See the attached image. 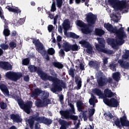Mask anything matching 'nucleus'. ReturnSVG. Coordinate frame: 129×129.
<instances>
[{"mask_svg":"<svg viewBox=\"0 0 129 129\" xmlns=\"http://www.w3.org/2000/svg\"><path fill=\"white\" fill-rule=\"evenodd\" d=\"M28 70H29L31 73L36 72L38 76H39L41 79L43 80V81L48 80V81L52 82L51 91L53 93L62 91V88H66L67 87V85L63 80H60L56 77L48 75V74L43 71L42 68L40 67H37L35 66V65L31 64L28 67Z\"/></svg>","mask_w":129,"mask_h":129,"instance_id":"1","label":"nucleus"},{"mask_svg":"<svg viewBox=\"0 0 129 129\" xmlns=\"http://www.w3.org/2000/svg\"><path fill=\"white\" fill-rule=\"evenodd\" d=\"M104 27L106 29L107 31L110 33H113V34H116L117 38L116 40L114 38H108L107 39V43L109 45L111 46L112 48H115L116 45H122L124 43V40L126 38V34L124 32L123 27H121L117 29L116 27L113 28V26L109 24L105 23L104 24Z\"/></svg>","mask_w":129,"mask_h":129,"instance_id":"2","label":"nucleus"},{"mask_svg":"<svg viewBox=\"0 0 129 129\" xmlns=\"http://www.w3.org/2000/svg\"><path fill=\"white\" fill-rule=\"evenodd\" d=\"M16 98H19V96H17ZM17 102L20 108L23 109L26 113L27 114L31 113V108H32V106H33V102L28 101L25 103L24 100H22V99H18Z\"/></svg>","mask_w":129,"mask_h":129,"instance_id":"3","label":"nucleus"},{"mask_svg":"<svg viewBox=\"0 0 129 129\" xmlns=\"http://www.w3.org/2000/svg\"><path fill=\"white\" fill-rule=\"evenodd\" d=\"M6 76L8 78V79L16 82V81H18V80H19V79H21L22 77H23V74H22V73L19 72L16 73L8 72L6 73Z\"/></svg>","mask_w":129,"mask_h":129,"instance_id":"4","label":"nucleus"},{"mask_svg":"<svg viewBox=\"0 0 129 129\" xmlns=\"http://www.w3.org/2000/svg\"><path fill=\"white\" fill-rule=\"evenodd\" d=\"M31 40H32V43L34 44L37 50L38 51H42L44 54H46L47 51L46 49H45V47H44V45L43 43H41L39 39H36V38H31Z\"/></svg>","mask_w":129,"mask_h":129,"instance_id":"5","label":"nucleus"},{"mask_svg":"<svg viewBox=\"0 0 129 129\" xmlns=\"http://www.w3.org/2000/svg\"><path fill=\"white\" fill-rule=\"evenodd\" d=\"M104 103L109 107H117L119 105L118 101L114 98H111L110 99L108 98L104 99Z\"/></svg>","mask_w":129,"mask_h":129,"instance_id":"6","label":"nucleus"},{"mask_svg":"<svg viewBox=\"0 0 129 129\" xmlns=\"http://www.w3.org/2000/svg\"><path fill=\"white\" fill-rule=\"evenodd\" d=\"M96 20H97V17L96 15L93 14L92 13L90 12L86 15V21L89 26L94 25L96 22Z\"/></svg>","mask_w":129,"mask_h":129,"instance_id":"7","label":"nucleus"},{"mask_svg":"<svg viewBox=\"0 0 129 129\" xmlns=\"http://www.w3.org/2000/svg\"><path fill=\"white\" fill-rule=\"evenodd\" d=\"M39 113H37L36 115H33L31 116L30 118L28 119V122L29 124L30 128L33 129L34 127V124L35 123V121H37L39 123Z\"/></svg>","mask_w":129,"mask_h":129,"instance_id":"8","label":"nucleus"},{"mask_svg":"<svg viewBox=\"0 0 129 129\" xmlns=\"http://www.w3.org/2000/svg\"><path fill=\"white\" fill-rule=\"evenodd\" d=\"M49 96L50 94L49 93V92L46 91H42V92L40 94L41 99L46 102L47 104H51L52 103V102H51V100L49 99Z\"/></svg>","mask_w":129,"mask_h":129,"instance_id":"9","label":"nucleus"},{"mask_svg":"<svg viewBox=\"0 0 129 129\" xmlns=\"http://www.w3.org/2000/svg\"><path fill=\"white\" fill-rule=\"evenodd\" d=\"M114 96V93L111 91V90L106 89L104 90L103 94V101L104 102V99L106 98H111Z\"/></svg>","mask_w":129,"mask_h":129,"instance_id":"10","label":"nucleus"},{"mask_svg":"<svg viewBox=\"0 0 129 129\" xmlns=\"http://www.w3.org/2000/svg\"><path fill=\"white\" fill-rule=\"evenodd\" d=\"M0 67L4 70H12V67L9 62L7 61H0Z\"/></svg>","mask_w":129,"mask_h":129,"instance_id":"11","label":"nucleus"},{"mask_svg":"<svg viewBox=\"0 0 129 129\" xmlns=\"http://www.w3.org/2000/svg\"><path fill=\"white\" fill-rule=\"evenodd\" d=\"M10 118L12 119L15 122L19 123L23 121V119L18 114H10Z\"/></svg>","mask_w":129,"mask_h":129,"instance_id":"12","label":"nucleus"},{"mask_svg":"<svg viewBox=\"0 0 129 129\" xmlns=\"http://www.w3.org/2000/svg\"><path fill=\"white\" fill-rule=\"evenodd\" d=\"M52 120L44 116H39V123H44L46 125H49L52 123Z\"/></svg>","mask_w":129,"mask_h":129,"instance_id":"13","label":"nucleus"},{"mask_svg":"<svg viewBox=\"0 0 129 129\" xmlns=\"http://www.w3.org/2000/svg\"><path fill=\"white\" fill-rule=\"evenodd\" d=\"M42 90L38 88L35 89L30 95L32 98H38L39 95H41Z\"/></svg>","mask_w":129,"mask_h":129,"instance_id":"14","label":"nucleus"},{"mask_svg":"<svg viewBox=\"0 0 129 129\" xmlns=\"http://www.w3.org/2000/svg\"><path fill=\"white\" fill-rule=\"evenodd\" d=\"M126 2V1L125 0H122V1L118 0L116 9H117V10H118L119 11H122L123 9H125Z\"/></svg>","mask_w":129,"mask_h":129,"instance_id":"15","label":"nucleus"},{"mask_svg":"<svg viewBox=\"0 0 129 129\" xmlns=\"http://www.w3.org/2000/svg\"><path fill=\"white\" fill-rule=\"evenodd\" d=\"M83 105H84V103H83L81 101L77 102V107L78 111H82V112H83L82 114L83 117H86V113L85 112H84V111L82 110V107H83Z\"/></svg>","mask_w":129,"mask_h":129,"instance_id":"16","label":"nucleus"},{"mask_svg":"<svg viewBox=\"0 0 129 129\" xmlns=\"http://www.w3.org/2000/svg\"><path fill=\"white\" fill-rule=\"evenodd\" d=\"M59 113L63 119H69L70 118V115L71 114H70V112L68 110H60L59 111Z\"/></svg>","mask_w":129,"mask_h":129,"instance_id":"17","label":"nucleus"},{"mask_svg":"<svg viewBox=\"0 0 129 129\" xmlns=\"http://www.w3.org/2000/svg\"><path fill=\"white\" fill-rule=\"evenodd\" d=\"M48 104L41 99H38L35 101V105L37 107H44L48 106Z\"/></svg>","mask_w":129,"mask_h":129,"instance_id":"18","label":"nucleus"},{"mask_svg":"<svg viewBox=\"0 0 129 129\" xmlns=\"http://www.w3.org/2000/svg\"><path fill=\"white\" fill-rule=\"evenodd\" d=\"M99 87H103L106 85V79L103 77H100L97 80Z\"/></svg>","mask_w":129,"mask_h":129,"instance_id":"19","label":"nucleus"},{"mask_svg":"<svg viewBox=\"0 0 129 129\" xmlns=\"http://www.w3.org/2000/svg\"><path fill=\"white\" fill-rule=\"evenodd\" d=\"M121 125L122 126H125L129 127V120L126 119V116L124 115L120 117Z\"/></svg>","mask_w":129,"mask_h":129,"instance_id":"20","label":"nucleus"},{"mask_svg":"<svg viewBox=\"0 0 129 129\" xmlns=\"http://www.w3.org/2000/svg\"><path fill=\"white\" fill-rule=\"evenodd\" d=\"M118 63L120 64V66L123 69L129 70V62L127 61H124L121 59L118 61Z\"/></svg>","mask_w":129,"mask_h":129,"instance_id":"21","label":"nucleus"},{"mask_svg":"<svg viewBox=\"0 0 129 129\" xmlns=\"http://www.w3.org/2000/svg\"><path fill=\"white\" fill-rule=\"evenodd\" d=\"M89 66H90L91 68H94V69L97 70L99 68V63H98L97 61L90 60L89 62Z\"/></svg>","mask_w":129,"mask_h":129,"instance_id":"22","label":"nucleus"},{"mask_svg":"<svg viewBox=\"0 0 129 129\" xmlns=\"http://www.w3.org/2000/svg\"><path fill=\"white\" fill-rule=\"evenodd\" d=\"M0 89L4 93V95H10V92L9 91V89H8V87H7V86H6V85H0Z\"/></svg>","mask_w":129,"mask_h":129,"instance_id":"23","label":"nucleus"},{"mask_svg":"<svg viewBox=\"0 0 129 129\" xmlns=\"http://www.w3.org/2000/svg\"><path fill=\"white\" fill-rule=\"evenodd\" d=\"M71 44H70L68 42H64L63 43V48L64 51L65 52H69V51H71Z\"/></svg>","mask_w":129,"mask_h":129,"instance_id":"24","label":"nucleus"},{"mask_svg":"<svg viewBox=\"0 0 129 129\" xmlns=\"http://www.w3.org/2000/svg\"><path fill=\"white\" fill-rule=\"evenodd\" d=\"M75 82L77 84V89L78 90L81 88V86H82V82L81 81V78L79 76H76L75 77Z\"/></svg>","mask_w":129,"mask_h":129,"instance_id":"25","label":"nucleus"},{"mask_svg":"<svg viewBox=\"0 0 129 129\" xmlns=\"http://www.w3.org/2000/svg\"><path fill=\"white\" fill-rule=\"evenodd\" d=\"M112 78L116 82H118L120 80V73L119 72H115L113 73L112 74Z\"/></svg>","mask_w":129,"mask_h":129,"instance_id":"26","label":"nucleus"},{"mask_svg":"<svg viewBox=\"0 0 129 129\" xmlns=\"http://www.w3.org/2000/svg\"><path fill=\"white\" fill-rule=\"evenodd\" d=\"M93 93L97 95V96H99V97H101L103 98V92L101 91V90L98 88H95L93 90Z\"/></svg>","mask_w":129,"mask_h":129,"instance_id":"27","label":"nucleus"},{"mask_svg":"<svg viewBox=\"0 0 129 129\" xmlns=\"http://www.w3.org/2000/svg\"><path fill=\"white\" fill-rule=\"evenodd\" d=\"M114 121H113V125H116V126H117V127H119V128H120V127H121V124H120V123H121L120 122V118H118V117H116V118L115 119V118H114L113 119Z\"/></svg>","mask_w":129,"mask_h":129,"instance_id":"28","label":"nucleus"},{"mask_svg":"<svg viewBox=\"0 0 129 129\" xmlns=\"http://www.w3.org/2000/svg\"><path fill=\"white\" fill-rule=\"evenodd\" d=\"M95 33L96 36H99L101 37V36L104 35L105 32L100 28H96L95 30Z\"/></svg>","mask_w":129,"mask_h":129,"instance_id":"29","label":"nucleus"},{"mask_svg":"<svg viewBox=\"0 0 129 129\" xmlns=\"http://www.w3.org/2000/svg\"><path fill=\"white\" fill-rule=\"evenodd\" d=\"M79 44H80V45H82V46H83V47H84V48H86L87 49V48H88L89 47H90V46H91V44H90V43H89V42L87 41L86 40H82L79 41Z\"/></svg>","mask_w":129,"mask_h":129,"instance_id":"30","label":"nucleus"},{"mask_svg":"<svg viewBox=\"0 0 129 129\" xmlns=\"http://www.w3.org/2000/svg\"><path fill=\"white\" fill-rule=\"evenodd\" d=\"M108 3L109 4V5L112 6L113 9H116L118 0H108Z\"/></svg>","mask_w":129,"mask_h":129,"instance_id":"31","label":"nucleus"},{"mask_svg":"<svg viewBox=\"0 0 129 129\" xmlns=\"http://www.w3.org/2000/svg\"><path fill=\"white\" fill-rule=\"evenodd\" d=\"M103 115L104 116H105V119L107 120H109V119H112V118H114V116L112 115V114L110 112L108 114L107 113H104L103 114Z\"/></svg>","mask_w":129,"mask_h":129,"instance_id":"32","label":"nucleus"},{"mask_svg":"<svg viewBox=\"0 0 129 129\" xmlns=\"http://www.w3.org/2000/svg\"><path fill=\"white\" fill-rule=\"evenodd\" d=\"M52 65L55 68H57L58 69H62L64 66L63 64L61 63V62L54 61L52 62Z\"/></svg>","mask_w":129,"mask_h":129,"instance_id":"33","label":"nucleus"},{"mask_svg":"<svg viewBox=\"0 0 129 129\" xmlns=\"http://www.w3.org/2000/svg\"><path fill=\"white\" fill-rule=\"evenodd\" d=\"M96 49L99 52H102L103 51V48H105V45H99V44H96L95 45Z\"/></svg>","mask_w":129,"mask_h":129,"instance_id":"34","label":"nucleus"},{"mask_svg":"<svg viewBox=\"0 0 129 129\" xmlns=\"http://www.w3.org/2000/svg\"><path fill=\"white\" fill-rule=\"evenodd\" d=\"M77 25L79 27H80V28H86V27H87L86 24L81 20H78Z\"/></svg>","mask_w":129,"mask_h":129,"instance_id":"35","label":"nucleus"},{"mask_svg":"<svg viewBox=\"0 0 129 129\" xmlns=\"http://www.w3.org/2000/svg\"><path fill=\"white\" fill-rule=\"evenodd\" d=\"M80 49V46H78L77 44H72L71 50L72 51H78Z\"/></svg>","mask_w":129,"mask_h":129,"instance_id":"36","label":"nucleus"},{"mask_svg":"<svg viewBox=\"0 0 129 129\" xmlns=\"http://www.w3.org/2000/svg\"><path fill=\"white\" fill-rule=\"evenodd\" d=\"M80 37L79 35L74 33V32H69V38H72L73 39H79Z\"/></svg>","mask_w":129,"mask_h":129,"instance_id":"37","label":"nucleus"},{"mask_svg":"<svg viewBox=\"0 0 129 129\" xmlns=\"http://www.w3.org/2000/svg\"><path fill=\"white\" fill-rule=\"evenodd\" d=\"M74 71H75V69H73V68H71L68 71L69 75H70V76H72V78H74V77H75Z\"/></svg>","mask_w":129,"mask_h":129,"instance_id":"38","label":"nucleus"},{"mask_svg":"<svg viewBox=\"0 0 129 129\" xmlns=\"http://www.w3.org/2000/svg\"><path fill=\"white\" fill-rule=\"evenodd\" d=\"M102 53H104V54H107V55H112L113 54V51L110 49H104Z\"/></svg>","mask_w":129,"mask_h":129,"instance_id":"39","label":"nucleus"},{"mask_svg":"<svg viewBox=\"0 0 129 129\" xmlns=\"http://www.w3.org/2000/svg\"><path fill=\"white\" fill-rule=\"evenodd\" d=\"M3 34L5 37H9L11 35V31H10L9 28H4Z\"/></svg>","mask_w":129,"mask_h":129,"instance_id":"40","label":"nucleus"},{"mask_svg":"<svg viewBox=\"0 0 129 129\" xmlns=\"http://www.w3.org/2000/svg\"><path fill=\"white\" fill-rule=\"evenodd\" d=\"M62 27L64 30H68L69 29V24H68V20H65L62 23Z\"/></svg>","mask_w":129,"mask_h":129,"instance_id":"41","label":"nucleus"},{"mask_svg":"<svg viewBox=\"0 0 129 129\" xmlns=\"http://www.w3.org/2000/svg\"><path fill=\"white\" fill-rule=\"evenodd\" d=\"M22 63L25 66H27L30 64V58H26L22 60Z\"/></svg>","mask_w":129,"mask_h":129,"instance_id":"42","label":"nucleus"},{"mask_svg":"<svg viewBox=\"0 0 129 129\" xmlns=\"http://www.w3.org/2000/svg\"><path fill=\"white\" fill-rule=\"evenodd\" d=\"M9 46L11 47L12 50H14L16 47H17V44L15 41H11L9 43Z\"/></svg>","mask_w":129,"mask_h":129,"instance_id":"43","label":"nucleus"},{"mask_svg":"<svg viewBox=\"0 0 129 129\" xmlns=\"http://www.w3.org/2000/svg\"><path fill=\"white\" fill-rule=\"evenodd\" d=\"M86 51L88 54H92L93 53V47L91 45L89 47L87 48V49H86Z\"/></svg>","mask_w":129,"mask_h":129,"instance_id":"44","label":"nucleus"},{"mask_svg":"<svg viewBox=\"0 0 129 129\" xmlns=\"http://www.w3.org/2000/svg\"><path fill=\"white\" fill-rule=\"evenodd\" d=\"M56 9V3L55 1L53 0L50 9V12H55Z\"/></svg>","mask_w":129,"mask_h":129,"instance_id":"45","label":"nucleus"},{"mask_svg":"<svg viewBox=\"0 0 129 129\" xmlns=\"http://www.w3.org/2000/svg\"><path fill=\"white\" fill-rule=\"evenodd\" d=\"M56 5L58 9H61L63 5V0H56Z\"/></svg>","mask_w":129,"mask_h":129,"instance_id":"46","label":"nucleus"},{"mask_svg":"<svg viewBox=\"0 0 129 129\" xmlns=\"http://www.w3.org/2000/svg\"><path fill=\"white\" fill-rule=\"evenodd\" d=\"M47 54L49 55H54V54H55V49L52 47L49 48L47 50Z\"/></svg>","mask_w":129,"mask_h":129,"instance_id":"47","label":"nucleus"},{"mask_svg":"<svg viewBox=\"0 0 129 129\" xmlns=\"http://www.w3.org/2000/svg\"><path fill=\"white\" fill-rule=\"evenodd\" d=\"M0 107L1 109H6L8 107V105H7L6 103L1 102H0Z\"/></svg>","mask_w":129,"mask_h":129,"instance_id":"48","label":"nucleus"},{"mask_svg":"<svg viewBox=\"0 0 129 129\" xmlns=\"http://www.w3.org/2000/svg\"><path fill=\"white\" fill-rule=\"evenodd\" d=\"M109 67L111 70L113 71H116V64H114L113 63L109 64Z\"/></svg>","mask_w":129,"mask_h":129,"instance_id":"49","label":"nucleus"},{"mask_svg":"<svg viewBox=\"0 0 129 129\" xmlns=\"http://www.w3.org/2000/svg\"><path fill=\"white\" fill-rule=\"evenodd\" d=\"M3 20L4 21V29H9V23H10V21H9L8 20H6V19L4 18V19H3Z\"/></svg>","mask_w":129,"mask_h":129,"instance_id":"50","label":"nucleus"},{"mask_svg":"<svg viewBox=\"0 0 129 129\" xmlns=\"http://www.w3.org/2000/svg\"><path fill=\"white\" fill-rule=\"evenodd\" d=\"M82 32H83L84 34H86V35H87L89 34V28H88L87 27H86V28H84V29H82Z\"/></svg>","mask_w":129,"mask_h":129,"instance_id":"51","label":"nucleus"},{"mask_svg":"<svg viewBox=\"0 0 129 129\" xmlns=\"http://www.w3.org/2000/svg\"><path fill=\"white\" fill-rule=\"evenodd\" d=\"M0 47L2 49H3V50H8V49H9V45L5 43L1 44L0 45Z\"/></svg>","mask_w":129,"mask_h":129,"instance_id":"52","label":"nucleus"},{"mask_svg":"<svg viewBox=\"0 0 129 129\" xmlns=\"http://www.w3.org/2000/svg\"><path fill=\"white\" fill-rule=\"evenodd\" d=\"M4 10H3V9L0 6V18L2 20H5V16L4 15Z\"/></svg>","mask_w":129,"mask_h":129,"instance_id":"53","label":"nucleus"},{"mask_svg":"<svg viewBox=\"0 0 129 129\" xmlns=\"http://www.w3.org/2000/svg\"><path fill=\"white\" fill-rule=\"evenodd\" d=\"M124 59H128L129 58V50H126L124 54L122 56Z\"/></svg>","mask_w":129,"mask_h":129,"instance_id":"54","label":"nucleus"},{"mask_svg":"<svg viewBox=\"0 0 129 129\" xmlns=\"http://www.w3.org/2000/svg\"><path fill=\"white\" fill-rule=\"evenodd\" d=\"M95 99H96V97L93 94H91V97L89 100V102H95Z\"/></svg>","mask_w":129,"mask_h":129,"instance_id":"55","label":"nucleus"},{"mask_svg":"<svg viewBox=\"0 0 129 129\" xmlns=\"http://www.w3.org/2000/svg\"><path fill=\"white\" fill-rule=\"evenodd\" d=\"M95 112V109L94 108L91 109L89 111V117L92 116L93 114H94Z\"/></svg>","mask_w":129,"mask_h":129,"instance_id":"56","label":"nucleus"},{"mask_svg":"<svg viewBox=\"0 0 129 129\" xmlns=\"http://www.w3.org/2000/svg\"><path fill=\"white\" fill-rule=\"evenodd\" d=\"M25 23V19L24 18H21L17 22V25H23V24H24Z\"/></svg>","mask_w":129,"mask_h":129,"instance_id":"57","label":"nucleus"},{"mask_svg":"<svg viewBox=\"0 0 129 129\" xmlns=\"http://www.w3.org/2000/svg\"><path fill=\"white\" fill-rule=\"evenodd\" d=\"M70 118L71 119H72V120H77V119H78V116L71 114V115L70 116Z\"/></svg>","mask_w":129,"mask_h":129,"instance_id":"58","label":"nucleus"},{"mask_svg":"<svg viewBox=\"0 0 129 129\" xmlns=\"http://www.w3.org/2000/svg\"><path fill=\"white\" fill-rule=\"evenodd\" d=\"M23 79L25 82H29L30 81V77L29 75H26L24 77Z\"/></svg>","mask_w":129,"mask_h":129,"instance_id":"59","label":"nucleus"},{"mask_svg":"<svg viewBox=\"0 0 129 129\" xmlns=\"http://www.w3.org/2000/svg\"><path fill=\"white\" fill-rule=\"evenodd\" d=\"M106 84H107V83H109V84H112V79L111 78H109L108 79L106 78Z\"/></svg>","mask_w":129,"mask_h":129,"instance_id":"60","label":"nucleus"},{"mask_svg":"<svg viewBox=\"0 0 129 129\" xmlns=\"http://www.w3.org/2000/svg\"><path fill=\"white\" fill-rule=\"evenodd\" d=\"M58 18H59V15H56L53 18V24L54 25H56V24H57V20H58Z\"/></svg>","mask_w":129,"mask_h":129,"instance_id":"61","label":"nucleus"},{"mask_svg":"<svg viewBox=\"0 0 129 129\" xmlns=\"http://www.w3.org/2000/svg\"><path fill=\"white\" fill-rule=\"evenodd\" d=\"M97 40H98L99 44L100 45H105L104 43H103V40H102V38H97Z\"/></svg>","mask_w":129,"mask_h":129,"instance_id":"62","label":"nucleus"},{"mask_svg":"<svg viewBox=\"0 0 129 129\" xmlns=\"http://www.w3.org/2000/svg\"><path fill=\"white\" fill-rule=\"evenodd\" d=\"M53 29H54V27L53 26V25H50L48 26V30L49 33H50V32H52V31H53Z\"/></svg>","mask_w":129,"mask_h":129,"instance_id":"63","label":"nucleus"},{"mask_svg":"<svg viewBox=\"0 0 129 129\" xmlns=\"http://www.w3.org/2000/svg\"><path fill=\"white\" fill-rule=\"evenodd\" d=\"M41 125L39 124V123L37 122L35 124V129H40Z\"/></svg>","mask_w":129,"mask_h":129,"instance_id":"64","label":"nucleus"}]
</instances>
